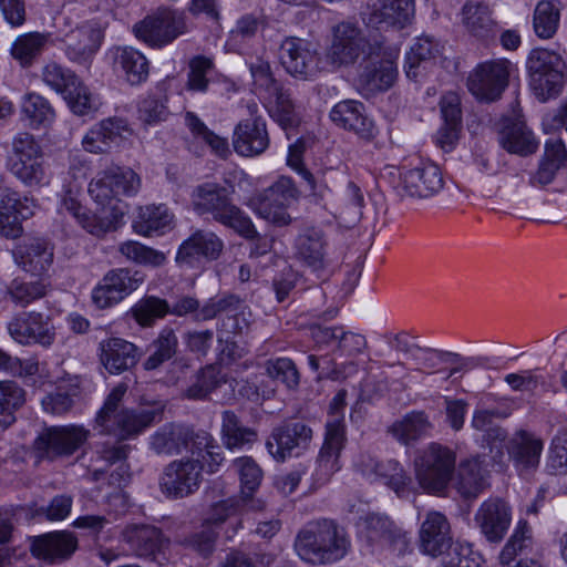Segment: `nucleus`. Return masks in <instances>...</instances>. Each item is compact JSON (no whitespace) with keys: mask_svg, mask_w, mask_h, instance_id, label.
Returning a JSON list of instances; mask_svg holds the SVG:
<instances>
[{"mask_svg":"<svg viewBox=\"0 0 567 567\" xmlns=\"http://www.w3.org/2000/svg\"><path fill=\"white\" fill-rule=\"evenodd\" d=\"M126 390L127 386L120 383L106 396L94 419V427L99 433L127 440L136 437L152 424L162 421L165 410L162 401L143 405L137 410L123 408L122 400Z\"/></svg>","mask_w":567,"mask_h":567,"instance_id":"nucleus-1","label":"nucleus"},{"mask_svg":"<svg viewBox=\"0 0 567 567\" xmlns=\"http://www.w3.org/2000/svg\"><path fill=\"white\" fill-rule=\"evenodd\" d=\"M349 547L344 529L329 519L307 524L295 540L298 556L311 564L334 563L344 557Z\"/></svg>","mask_w":567,"mask_h":567,"instance_id":"nucleus-2","label":"nucleus"},{"mask_svg":"<svg viewBox=\"0 0 567 567\" xmlns=\"http://www.w3.org/2000/svg\"><path fill=\"white\" fill-rule=\"evenodd\" d=\"M192 205L198 215H212L214 220L246 238L257 236L250 218L233 204L228 189L217 183L207 182L196 186L192 193Z\"/></svg>","mask_w":567,"mask_h":567,"instance_id":"nucleus-3","label":"nucleus"},{"mask_svg":"<svg viewBox=\"0 0 567 567\" xmlns=\"http://www.w3.org/2000/svg\"><path fill=\"white\" fill-rule=\"evenodd\" d=\"M141 185V177L133 169L113 166L97 173L89 184V194L102 209L115 212V217H124L127 204L123 197L135 196Z\"/></svg>","mask_w":567,"mask_h":567,"instance_id":"nucleus-4","label":"nucleus"},{"mask_svg":"<svg viewBox=\"0 0 567 567\" xmlns=\"http://www.w3.org/2000/svg\"><path fill=\"white\" fill-rule=\"evenodd\" d=\"M456 454L449 446L433 442L419 450L413 461L420 487L430 494H442L455 473Z\"/></svg>","mask_w":567,"mask_h":567,"instance_id":"nucleus-5","label":"nucleus"},{"mask_svg":"<svg viewBox=\"0 0 567 567\" xmlns=\"http://www.w3.org/2000/svg\"><path fill=\"white\" fill-rule=\"evenodd\" d=\"M380 43H371L364 30L353 21H341L332 27L330 43L326 49L324 61L333 69L354 65L369 54L375 55Z\"/></svg>","mask_w":567,"mask_h":567,"instance_id":"nucleus-6","label":"nucleus"},{"mask_svg":"<svg viewBox=\"0 0 567 567\" xmlns=\"http://www.w3.org/2000/svg\"><path fill=\"white\" fill-rule=\"evenodd\" d=\"M526 68L529 86L540 102L555 99L565 86V64L559 54L546 49L530 51Z\"/></svg>","mask_w":567,"mask_h":567,"instance_id":"nucleus-7","label":"nucleus"},{"mask_svg":"<svg viewBox=\"0 0 567 567\" xmlns=\"http://www.w3.org/2000/svg\"><path fill=\"white\" fill-rule=\"evenodd\" d=\"M133 31L147 45L163 48L185 34L188 28L183 12L164 7L137 22Z\"/></svg>","mask_w":567,"mask_h":567,"instance_id":"nucleus-8","label":"nucleus"},{"mask_svg":"<svg viewBox=\"0 0 567 567\" xmlns=\"http://www.w3.org/2000/svg\"><path fill=\"white\" fill-rule=\"evenodd\" d=\"M286 72L301 81H313L323 71L322 56L315 44L298 37H287L279 48Z\"/></svg>","mask_w":567,"mask_h":567,"instance_id":"nucleus-9","label":"nucleus"},{"mask_svg":"<svg viewBox=\"0 0 567 567\" xmlns=\"http://www.w3.org/2000/svg\"><path fill=\"white\" fill-rule=\"evenodd\" d=\"M298 198L299 190L293 181L290 177L280 176L256 196L252 200L254 210L274 225L286 226L291 221L287 208Z\"/></svg>","mask_w":567,"mask_h":567,"instance_id":"nucleus-10","label":"nucleus"},{"mask_svg":"<svg viewBox=\"0 0 567 567\" xmlns=\"http://www.w3.org/2000/svg\"><path fill=\"white\" fill-rule=\"evenodd\" d=\"M91 431L81 424L47 427L34 441L39 457L54 460L71 456L90 439Z\"/></svg>","mask_w":567,"mask_h":567,"instance_id":"nucleus-11","label":"nucleus"},{"mask_svg":"<svg viewBox=\"0 0 567 567\" xmlns=\"http://www.w3.org/2000/svg\"><path fill=\"white\" fill-rule=\"evenodd\" d=\"M9 336L21 346L51 347L56 339V327L50 315L40 311H22L7 324Z\"/></svg>","mask_w":567,"mask_h":567,"instance_id":"nucleus-12","label":"nucleus"},{"mask_svg":"<svg viewBox=\"0 0 567 567\" xmlns=\"http://www.w3.org/2000/svg\"><path fill=\"white\" fill-rule=\"evenodd\" d=\"M398 53L384 51L380 45L375 55L369 54L361 65L358 84L365 96L390 90L398 79Z\"/></svg>","mask_w":567,"mask_h":567,"instance_id":"nucleus-13","label":"nucleus"},{"mask_svg":"<svg viewBox=\"0 0 567 567\" xmlns=\"http://www.w3.org/2000/svg\"><path fill=\"white\" fill-rule=\"evenodd\" d=\"M390 175L398 178L394 188L402 197L426 198L437 194L444 185L440 167L431 162H422L410 169L393 168Z\"/></svg>","mask_w":567,"mask_h":567,"instance_id":"nucleus-14","label":"nucleus"},{"mask_svg":"<svg viewBox=\"0 0 567 567\" xmlns=\"http://www.w3.org/2000/svg\"><path fill=\"white\" fill-rule=\"evenodd\" d=\"M202 461L190 457L175 460L165 466L161 477L162 492L168 497L183 498L194 494L203 482Z\"/></svg>","mask_w":567,"mask_h":567,"instance_id":"nucleus-15","label":"nucleus"},{"mask_svg":"<svg viewBox=\"0 0 567 567\" xmlns=\"http://www.w3.org/2000/svg\"><path fill=\"white\" fill-rule=\"evenodd\" d=\"M207 432L194 431L181 423L162 425L150 436V447L157 455L179 454L183 450L190 453L207 445Z\"/></svg>","mask_w":567,"mask_h":567,"instance_id":"nucleus-16","label":"nucleus"},{"mask_svg":"<svg viewBox=\"0 0 567 567\" xmlns=\"http://www.w3.org/2000/svg\"><path fill=\"white\" fill-rule=\"evenodd\" d=\"M511 62L505 59L478 64L467 78L470 92L480 101L498 100L508 85Z\"/></svg>","mask_w":567,"mask_h":567,"instance_id":"nucleus-17","label":"nucleus"},{"mask_svg":"<svg viewBox=\"0 0 567 567\" xmlns=\"http://www.w3.org/2000/svg\"><path fill=\"white\" fill-rule=\"evenodd\" d=\"M144 275L130 268L109 270L92 291V301L100 309L110 308L135 291Z\"/></svg>","mask_w":567,"mask_h":567,"instance_id":"nucleus-18","label":"nucleus"},{"mask_svg":"<svg viewBox=\"0 0 567 567\" xmlns=\"http://www.w3.org/2000/svg\"><path fill=\"white\" fill-rule=\"evenodd\" d=\"M312 439V430L301 421H286L275 427L266 442L269 454L284 462L296 450H306Z\"/></svg>","mask_w":567,"mask_h":567,"instance_id":"nucleus-19","label":"nucleus"},{"mask_svg":"<svg viewBox=\"0 0 567 567\" xmlns=\"http://www.w3.org/2000/svg\"><path fill=\"white\" fill-rule=\"evenodd\" d=\"M512 522L511 507L499 498L484 501L474 515V523L481 534L492 544L501 543Z\"/></svg>","mask_w":567,"mask_h":567,"instance_id":"nucleus-20","label":"nucleus"},{"mask_svg":"<svg viewBox=\"0 0 567 567\" xmlns=\"http://www.w3.org/2000/svg\"><path fill=\"white\" fill-rule=\"evenodd\" d=\"M102 39V29L97 23L89 21L66 32L62 41L65 54L72 62L86 64L99 50Z\"/></svg>","mask_w":567,"mask_h":567,"instance_id":"nucleus-21","label":"nucleus"},{"mask_svg":"<svg viewBox=\"0 0 567 567\" xmlns=\"http://www.w3.org/2000/svg\"><path fill=\"white\" fill-rule=\"evenodd\" d=\"M34 202L21 197L17 192L7 190L0 202V233L2 236L16 239L22 235L21 223L33 215Z\"/></svg>","mask_w":567,"mask_h":567,"instance_id":"nucleus-22","label":"nucleus"},{"mask_svg":"<svg viewBox=\"0 0 567 567\" xmlns=\"http://www.w3.org/2000/svg\"><path fill=\"white\" fill-rule=\"evenodd\" d=\"M357 468L370 480H381L385 485L399 493L412 481L404 467L395 460L378 461L369 453L360 454L355 462Z\"/></svg>","mask_w":567,"mask_h":567,"instance_id":"nucleus-23","label":"nucleus"},{"mask_svg":"<svg viewBox=\"0 0 567 567\" xmlns=\"http://www.w3.org/2000/svg\"><path fill=\"white\" fill-rule=\"evenodd\" d=\"M344 443L346 436L342 433L340 424H330L317 458L316 468L312 473L313 482L317 485L326 484L330 481L332 475L340 470L339 456Z\"/></svg>","mask_w":567,"mask_h":567,"instance_id":"nucleus-24","label":"nucleus"},{"mask_svg":"<svg viewBox=\"0 0 567 567\" xmlns=\"http://www.w3.org/2000/svg\"><path fill=\"white\" fill-rule=\"evenodd\" d=\"M414 17V0H375L371 4L368 24L377 29H403Z\"/></svg>","mask_w":567,"mask_h":567,"instance_id":"nucleus-25","label":"nucleus"},{"mask_svg":"<svg viewBox=\"0 0 567 567\" xmlns=\"http://www.w3.org/2000/svg\"><path fill=\"white\" fill-rule=\"evenodd\" d=\"M544 443L535 434L519 430L508 442L507 451L520 475H528L539 465Z\"/></svg>","mask_w":567,"mask_h":567,"instance_id":"nucleus-26","label":"nucleus"},{"mask_svg":"<svg viewBox=\"0 0 567 567\" xmlns=\"http://www.w3.org/2000/svg\"><path fill=\"white\" fill-rule=\"evenodd\" d=\"M79 545L76 536L69 530H56L35 537L31 545L32 554L50 563L69 559Z\"/></svg>","mask_w":567,"mask_h":567,"instance_id":"nucleus-27","label":"nucleus"},{"mask_svg":"<svg viewBox=\"0 0 567 567\" xmlns=\"http://www.w3.org/2000/svg\"><path fill=\"white\" fill-rule=\"evenodd\" d=\"M234 150L243 156H256L269 146V135L262 117L240 121L234 131Z\"/></svg>","mask_w":567,"mask_h":567,"instance_id":"nucleus-28","label":"nucleus"},{"mask_svg":"<svg viewBox=\"0 0 567 567\" xmlns=\"http://www.w3.org/2000/svg\"><path fill=\"white\" fill-rule=\"evenodd\" d=\"M331 121L339 127L353 132L369 140L374 135V124L365 113L363 103L355 100H344L337 103L330 111Z\"/></svg>","mask_w":567,"mask_h":567,"instance_id":"nucleus-29","label":"nucleus"},{"mask_svg":"<svg viewBox=\"0 0 567 567\" xmlns=\"http://www.w3.org/2000/svg\"><path fill=\"white\" fill-rule=\"evenodd\" d=\"M122 542L128 546L132 555L151 557L162 551L167 540L162 530L153 525H127L121 534Z\"/></svg>","mask_w":567,"mask_h":567,"instance_id":"nucleus-30","label":"nucleus"},{"mask_svg":"<svg viewBox=\"0 0 567 567\" xmlns=\"http://www.w3.org/2000/svg\"><path fill=\"white\" fill-rule=\"evenodd\" d=\"M450 524L439 512H430L420 529L421 550L432 557L443 554L451 547Z\"/></svg>","mask_w":567,"mask_h":567,"instance_id":"nucleus-31","label":"nucleus"},{"mask_svg":"<svg viewBox=\"0 0 567 567\" xmlns=\"http://www.w3.org/2000/svg\"><path fill=\"white\" fill-rule=\"evenodd\" d=\"M13 257L24 271L41 276L53 262V247L41 238L29 239L13 250Z\"/></svg>","mask_w":567,"mask_h":567,"instance_id":"nucleus-32","label":"nucleus"},{"mask_svg":"<svg viewBox=\"0 0 567 567\" xmlns=\"http://www.w3.org/2000/svg\"><path fill=\"white\" fill-rule=\"evenodd\" d=\"M498 140L507 152L522 156L534 154L538 148L534 134L519 118H504Z\"/></svg>","mask_w":567,"mask_h":567,"instance_id":"nucleus-33","label":"nucleus"},{"mask_svg":"<svg viewBox=\"0 0 567 567\" xmlns=\"http://www.w3.org/2000/svg\"><path fill=\"white\" fill-rule=\"evenodd\" d=\"M138 360L137 347L121 338L101 342V361L110 373H121L134 367Z\"/></svg>","mask_w":567,"mask_h":567,"instance_id":"nucleus-34","label":"nucleus"},{"mask_svg":"<svg viewBox=\"0 0 567 567\" xmlns=\"http://www.w3.org/2000/svg\"><path fill=\"white\" fill-rule=\"evenodd\" d=\"M360 525L361 533L371 545L383 547L405 544L401 529L388 516L371 513L361 518Z\"/></svg>","mask_w":567,"mask_h":567,"instance_id":"nucleus-35","label":"nucleus"},{"mask_svg":"<svg viewBox=\"0 0 567 567\" xmlns=\"http://www.w3.org/2000/svg\"><path fill=\"white\" fill-rule=\"evenodd\" d=\"M326 246L322 231L313 228L307 229L297 238V257L315 272L326 270L329 266Z\"/></svg>","mask_w":567,"mask_h":567,"instance_id":"nucleus-36","label":"nucleus"},{"mask_svg":"<svg viewBox=\"0 0 567 567\" xmlns=\"http://www.w3.org/2000/svg\"><path fill=\"white\" fill-rule=\"evenodd\" d=\"M487 486L480 457L463 460L456 472L454 488L465 499L476 498Z\"/></svg>","mask_w":567,"mask_h":567,"instance_id":"nucleus-37","label":"nucleus"},{"mask_svg":"<svg viewBox=\"0 0 567 567\" xmlns=\"http://www.w3.org/2000/svg\"><path fill=\"white\" fill-rule=\"evenodd\" d=\"M224 244L219 237L209 230H196L179 247L176 260L188 262L194 257H205L207 259H217L223 250Z\"/></svg>","mask_w":567,"mask_h":567,"instance_id":"nucleus-38","label":"nucleus"},{"mask_svg":"<svg viewBox=\"0 0 567 567\" xmlns=\"http://www.w3.org/2000/svg\"><path fill=\"white\" fill-rule=\"evenodd\" d=\"M114 66L131 85H138L148 76V61L140 51L118 48L114 55Z\"/></svg>","mask_w":567,"mask_h":567,"instance_id":"nucleus-39","label":"nucleus"},{"mask_svg":"<svg viewBox=\"0 0 567 567\" xmlns=\"http://www.w3.org/2000/svg\"><path fill=\"white\" fill-rule=\"evenodd\" d=\"M173 215L165 205H147L138 208L133 220V230L141 236L151 237L169 228Z\"/></svg>","mask_w":567,"mask_h":567,"instance_id":"nucleus-40","label":"nucleus"},{"mask_svg":"<svg viewBox=\"0 0 567 567\" xmlns=\"http://www.w3.org/2000/svg\"><path fill=\"white\" fill-rule=\"evenodd\" d=\"M461 14L464 28L473 37L487 39L494 34L495 21L492 19L488 6L467 1L463 6Z\"/></svg>","mask_w":567,"mask_h":567,"instance_id":"nucleus-41","label":"nucleus"},{"mask_svg":"<svg viewBox=\"0 0 567 567\" xmlns=\"http://www.w3.org/2000/svg\"><path fill=\"white\" fill-rule=\"evenodd\" d=\"M439 54L440 44L433 38H417L405 54L404 70L406 76L416 80L422 74V71L426 70L427 64Z\"/></svg>","mask_w":567,"mask_h":567,"instance_id":"nucleus-42","label":"nucleus"},{"mask_svg":"<svg viewBox=\"0 0 567 567\" xmlns=\"http://www.w3.org/2000/svg\"><path fill=\"white\" fill-rule=\"evenodd\" d=\"M177 350L178 338L175 331L165 327L148 346L150 355L143 362L144 370L154 371L159 369L176 355Z\"/></svg>","mask_w":567,"mask_h":567,"instance_id":"nucleus-43","label":"nucleus"},{"mask_svg":"<svg viewBox=\"0 0 567 567\" xmlns=\"http://www.w3.org/2000/svg\"><path fill=\"white\" fill-rule=\"evenodd\" d=\"M81 393V380L79 377H70L62 381L54 392L47 394L41 403L45 412L54 415L68 413L73 404L74 399Z\"/></svg>","mask_w":567,"mask_h":567,"instance_id":"nucleus-44","label":"nucleus"},{"mask_svg":"<svg viewBox=\"0 0 567 567\" xmlns=\"http://www.w3.org/2000/svg\"><path fill=\"white\" fill-rule=\"evenodd\" d=\"M22 120L32 130L49 127L55 118V111L50 102L38 93L24 95L21 104Z\"/></svg>","mask_w":567,"mask_h":567,"instance_id":"nucleus-45","label":"nucleus"},{"mask_svg":"<svg viewBox=\"0 0 567 567\" xmlns=\"http://www.w3.org/2000/svg\"><path fill=\"white\" fill-rule=\"evenodd\" d=\"M269 100L267 109L270 117H272L282 128H291L298 125L299 114L288 90L281 85L267 93Z\"/></svg>","mask_w":567,"mask_h":567,"instance_id":"nucleus-46","label":"nucleus"},{"mask_svg":"<svg viewBox=\"0 0 567 567\" xmlns=\"http://www.w3.org/2000/svg\"><path fill=\"white\" fill-rule=\"evenodd\" d=\"M430 429L431 423L423 412H412L394 422L389 432L400 443L409 445L425 436Z\"/></svg>","mask_w":567,"mask_h":567,"instance_id":"nucleus-47","label":"nucleus"},{"mask_svg":"<svg viewBox=\"0 0 567 567\" xmlns=\"http://www.w3.org/2000/svg\"><path fill=\"white\" fill-rule=\"evenodd\" d=\"M221 434L227 449H238L257 440V432L245 426L239 416L230 410L221 413Z\"/></svg>","mask_w":567,"mask_h":567,"instance_id":"nucleus-48","label":"nucleus"},{"mask_svg":"<svg viewBox=\"0 0 567 567\" xmlns=\"http://www.w3.org/2000/svg\"><path fill=\"white\" fill-rule=\"evenodd\" d=\"M533 545V529L526 520L520 519L499 553V563L503 566L511 565L517 556L528 554Z\"/></svg>","mask_w":567,"mask_h":567,"instance_id":"nucleus-49","label":"nucleus"},{"mask_svg":"<svg viewBox=\"0 0 567 567\" xmlns=\"http://www.w3.org/2000/svg\"><path fill=\"white\" fill-rule=\"evenodd\" d=\"M49 290L50 284L43 278L32 281L14 278L7 287V295L17 306L27 307L45 297Z\"/></svg>","mask_w":567,"mask_h":567,"instance_id":"nucleus-50","label":"nucleus"},{"mask_svg":"<svg viewBox=\"0 0 567 567\" xmlns=\"http://www.w3.org/2000/svg\"><path fill=\"white\" fill-rule=\"evenodd\" d=\"M47 42L48 35L43 33H24L12 43L11 54L22 66H29L42 53Z\"/></svg>","mask_w":567,"mask_h":567,"instance_id":"nucleus-51","label":"nucleus"},{"mask_svg":"<svg viewBox=\"0 0 567 567\" xmlns=\"http://www.w3.org/2000/svg\"><path fill=\"white\" fill-rule=\"evenodd\" d=\"M559 20V9L553 2L542 0L536 4L533 14V27L538 38L551 39L557 32Z\"/></svg>","mask_w":567,"mask_h":567,"instance_id":"nucleus-52","label":"nucleus"},{"mask_svg":"<svg viewBox=\"0 0 567 567\" xmlns=\"http://www.w3.org/2000/svg\"><path fill=\"white\" fill-rule=\"evenodd\" d=\"M118 252L128 261L142 266L159 267L166 261L164 252L135 240H127L120 244Z\"/></svg>","mask_w":567,"mask_h":567,"instance_id":"nucleus-53","label":"nucleus"},{"mask_svg":"<svg viewBox=\"0 0 567 567\" xmlns=\"http://www.w3.org/2000/svg\"><path fill=\"white\" fill-rule=\"evenodd\" d=\"M168 310L166 300L151 296L137 301L130 312L140 326L151 327L157 319L165 317Z\"/></svg>","mask_w":567,"mask_h":567,"instance_id":"nucleus-54","label":"nucleus"},{"mask_svg":"<svg viewBox=\"0 0 567 567\" xmlns=\"http://www.w3.org/2000/svg\"><path fill=\"white\" fill-rule=\"evenodd\" d=\"M364 207V195L361 188L352 181H347L340 193V215L348 223H358Z\"/></svg>","mask_w":567,"mask_h":567,"instance_id":"nucleus-55","label":"nucleus"},{"mask_svg":"<svg viewBox=\"0 0 567 567\" xmlns=\"http://www.w3.org/2000/svg\"><path fill=\"white\" fill-rule=\"evenodd\" d=\"M102 215H90L83 210V215L79 219V224L94 236H102L109 231L116 230L122 224L123 217H115V212L102 209Z\"/></svg>","mask_w":567,"mask_h":567,"instance_id":"nucleus-56","label":"nucleus"},{"mask_svg":"<svg viewBox=\"0 0 567 567\" xmlns=\"http://www.w3.org/2000/svg\"><path fill=\"white\" fill-rule=\"evenodd\" d=\"M266 372L271 379L280 381L289 390H295L299 385L300 374L291 359L277 358L268 360L266 362Z\"/></svg>","mask_w":567,"mask_h":567,"instance_id":"nucleus-57","label":"nucleus"},{"mask_svg":"<svg viewBox=\"0 0 567 567\" xmlns=\"http://www.w3.org/2000/svg\"><path fill=\"white\" fill-rule=\"evenodd\" d=\"M241 307V299L234 293H225L208 299L198 312L197 318L212 320L221 313H236Z\"/></svg>","mask_w":567,"mask_h":567,"instance_id":"nucleus-58","label":"nucleus"},{"mask_svg":"<svg viewBox=\"0 0 567 567\" xmlns=\"http://www.w3.org/2000/svg\"><path fill=\"white\" fill-rule=\"evenodd\" d=\"M40 143L28 132H20L12 138V155L9 162L42 159Z\"/></svg>","mask_w":567,"mask_h":567,"instance_id":"nucleus-59","label":"nucleus"},{"mask_svg":"<svg viewBox=\"0 0 567 567\" xmlns=\"http://www.w3.org/2000/svg\"><path fill=\"white\" fill-rule=\"evenodd\" d=\"M9 168L27 186H40L45 183L47 174L42 159L9 162Z\"/></svg>","mask_w":567,"mask_h":567,"instance_id":"nucleus-60","label":"nucleus"},{"mask_svg":"<svg viewBox=\"0 0 567 567\" xmlns=\"http://www.w3.org/2000/svg\"><path fill=\"white\" fill-rule=\"evenodd\" d=\"M219 384L218 371L208 365L202 369L194 382L186 389L185 396L190 400H203Z\"/></svg>","mask_w":567,"mask_h":567,"instance_id":"nucleus-61","label":"nucleus"},{"mask_svg":"<svg viewBox=\"0 0 567 567\" xmlns=\"http://www.w3.org/2000/svg\"><path fill=\"white\" fill-rule=\"evenodd\" d=\"M74 114L86 115L95 109L90 90L78 79L63 94Z\"/></svg>","mask_w":567,"mask_h":567,"instance_id":"nucleus-62","label":"nucleus"},{"mask_svg":"<svg viewBox=\"0 0 567 567\" xmlns=\"http://www.w3.org/2000/svg\"><path fill=\"white\" fill-rule=\"evenodd\" d=\"M239 475L243 494L252 493L260 484L262 472L257 463L249 456L236 458L233 463Z\"/></svg>","mask_w":567,"mask_h":567,"instance_id":"nucleus-63","label":"nucleus"},{"mask_svg":"<svg viewBox=\"0 0 567 567\" xmlns=\"http://www.w3.org/2000/svg\"><path fill=\"white\" fill-rule=\"evenodd\" d=\"M548 467L554 474L567 472V429L560 430L551 441Z\"/></svg>","mask_w":567,"mask_h":567,"instance_id":"nucleus-64","label":"nucleus"}]
</instances>
